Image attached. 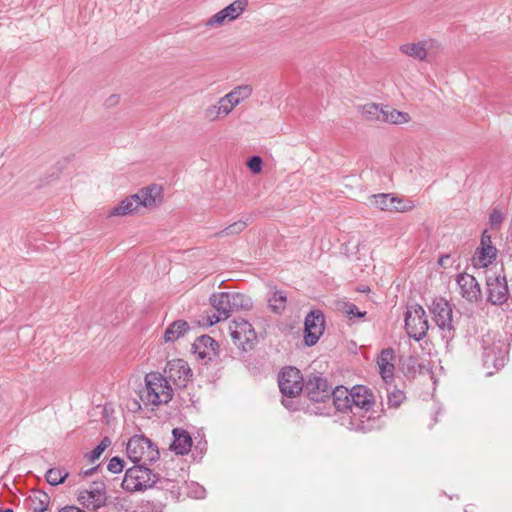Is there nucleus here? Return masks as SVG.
Masks as SVG:
<instances>
[{"mask_svg":"<svg viewBox=\"0 0 512 512\" xmlns=\"http://www.w3.org/2000/svg\"><path fill=\"white\" fill-rule=\"evenodd\" d=\"M497 250L494 246L480 247L474 258L475 265L487 267L496 258Z\"/></svg>","mask_w":512,"mask_h":512,"instance_id":"29","label":"nucleus"},{"mask_svg":"<svg viewBox=\"0 0 512 512\" xmlns=\"http://www.w3.org/2000/svg\"><path fill=\"white\" fill-rule=\"evenodd\" d=\"M174 440L170 445V449L178 455L187 454L192 446V439L189 433L185 430L175 428L173 430Z\"/></svg>","mask_w":512,"mask_h":512,"instance_id":"21","label":"nucleus"},{"mask_svg":"<svg viewBox=\"0 0 512 512\" xmlns=\"http://www.w3.org/2000/svg\"><path fill=\"white\" fill-rule=\"evenodd\" d=\"M457 284L463 298L475 301L481 296L480 285L474 276L467 273L460 274L457 277Z\"/></svg>","mask_w":512,"mask_h":512,"instance_id":"19","label":"nucleus"},{"mask_svg":"<svg viewBox=\"0 0 512 512\" xmlns=\"http://www.w3.org/2000/svg\"><path fill=\"white\" fill-rule=\"evenodd\" d=\"M192 348L194 353L206 362L214 361L220 356L218 343L208 335L198 337L194 341Z\"/></svg>","mask_w":512,"mask_h":512,"instance_id":"18","label":"nucleus"},{"mask_svg":"<svg viewBox=\"0 0 512 512\" xmlns=\"http://www.w3.org/2000/svg\"><path fill=\"white\" fill-rule=\"evenodd\" d=\"M375 403L372 391L363 385L354 386L350 390L349 411L354 417H364L371 410Z\"/></svg>","mask_w":512,"mask_h":512,"instance_id":"11","label":"nucleus"},{"mask_svg":"<svg viewBox=\"0 0 512 512\" xmlns=\"http://www.w3.org/2000/svg\"><path fill=\"white\" fill-rule=\"evenodd\" d=\"M165 376L168 384L172 382L177 387H186L192 373L186 361L183 359H174L169 361L164 369Z\"/></svg>","mask_w":512,"mask_h":512,"instance_id":"14","label":"nucleus"},{"mask_svg":"<svg viewBox=\"0 0 512 512\" xmlns=\"http://www.w3.org/2000/svg\"><path fill=\"white\" fill-rule=\"evenodd\" d=\"M405 329L409 337L416 341L422 340L429 329L424 308L419 304L411 305L405 314Z\"/></svg>","mask_w":512,"mask_h":512,"instance_id":"7","label":"nucleus"},{"mask_svg":"<svg viewBox=\"0 0 512 512\" xmlns=\"http://www.w3.org/2000/svg\"><path fill=\"white\" fill-rule=\"evenodd\" d=\"M162 187L156 184L140 189L117 204L108 214L112 216H126L139 213L142 208H154L162 203Z\"/></svg>","mask_w":512,"mask_h":512,"instance_id":"1","label":"nucleus"},{"mask_svg":"<svg viewBox=\"0 0 512 512\" xmlns=\"http://www.w3.org/2000/svg\"><path fill=\"white\" fill-rule=\"evenodd\" d=\"M226 22H228V18L226 15V12L224 8L211 16L207 21L205 22V26L207 28H216L223 26Z\"/></svg>","mask_w":512,"mask_h":512,"instance_id":"34","label":"nucleus"},{"mask_svg":"<svg viewBox=\"0 0 512 512\" xmlns=\"http://www.w3.org/2000/svg\"><path fill=\"white\" fill-rule=\"evenodd\" d=\"M67 476L68 473H64L61 470L55 468L49 469L45 475L47 482L53 486L63 483Z\"/></svg>","mask_w":512,"mask_h":512,"instance_id":"33","label":"nucleus"},{"mask_svg":"<svg viewBox=\"0 0 512 512\" xmlns=\"http://www.w3.org/2000/svg\"><path fill=\"white\" fill-rule=\"evenodd\" d=\"M287 296L282 291H274L268 299L269 308L277 314L284 311L286 307Z\"/></svg>","mask_w":512,"mask_h":512,"instance_id":"31","label":"nucleus"},{"mask_svg":"<svg viewBox=\"0 0 512 512\" xmlns=\"http://www.w3.org/2000/svg\"><path fill=\"white\" fill-rule=\"evenodd\" d=\"M400 51L416 60L424 61L428 56L439 51V44L433 39H425L415 43H407L400 46Z\"/></svg>","mask_w":512,"mask_h":512,"instance_id":"15","label":"nucleus"},{"mask_svg":"<svg viewBox=\"0 0 512 512\" xmlns=\"http://www.w3.org/2000/svg\"><path fill=\"white\" fill-rule=\"evenodd\" d=\"M246 226H247V222L246 221L239 220V221H236V222L232 223L228 227H226L224 230H222L219 233V235H235V234H239L240 232H242L246 228Z\"/></svg>","mask_w":512,"mask_h":512,"instance_id":"36","label":"nucleus"},{"mask_svg":"<svg viewBox=\"0 0 512 512\" xmlns=\"http://www.w3.org/2000/svg\"><path fill=\"white\" fill-rule=\"evenodd\" d=\"M369 205L381 211L408 212L414 208L411 200H404L391 193H380L371 195L368 198Z\"/></svg>","mask_w":512,"mask_h":512,"instance_id":"10","label":"nucleus"},{"mask_svg":"<svg viewBox=\"0 0 512 512\" xmlns=\"http://www.w3.org/2000/svg\"><path fill=\"white\" fill-rule=\"evenodd\" d=\"M263 161L259 156H252L247 161V166L254 174H258L262 170Z\"/></svg>","mask_w":512,"mask_h":512,"instance_id":"41","label":"nucleus"},{"mask_svg":"<svg viewBox=\"0 0 512 512\" xmlns=\"http://www.w3.org/2000/svg\"><path fill=\"white\" fill-rule=\"evenodd\" d=\"M173 397V389L167 378L158 372L145 376V388L140 392V399L145 405L159 406L167 404Z\"/></svg>","mask_w":512,"mask_h":512,"instance_id":"2","label":"nucleus"},{"mask_svg":"<svg viewBox=\"0 0 512 512\" xmlns=\"http://www.w3.org/2000/svg\"><path fill=\"white\" fill-rule=\"evenodd\" d=\"M78 502L85 508L97 510L106 503L105 485L102 482H93L89 489L78 492Z\"/></svg>","mask_w":512,"mask_h":512,"instance_id":"13","label":"nucleus"},{"mask_svg":"<svg viewBox=\"0 0 512 512\" xmlns=\"http://www.w3.org/2000/svg\"><path fill=\"white\" fill-rule=\"evenodd\" d=\"M405 399V395L401 390L394 389L388 392V402L393 407H398Z\"/></svg>","mask_w":512,"mask_h":512,"instance_id":"39","label":"nucleus"},{"mask_svg":"<svg viewBox=\"0 0 512 512\" xmlns=\"http://www.w3.org/2000/svg\"><path fill=\"white\" fill-rule=\"evenodd\" d=\"M59 512H86L76 506H66L59 510Z\"/></svg>","mask_w":512,"mask_h":512,"instance_id":"48","label":"nucleus"},{"mask_svg":"<svg viewBox=\"0 0 512 512\" xmlns=\"http://www.w3.org/2000/svg\"><path fill=\"white\" fill-rule=\"evenodd\" d=\"M305 344L313 346L317 343L325 328L324 315L320 311H311L305 318Z\"/></svg>","mask_w":512,"mask_h":512,"instance_id":"16","label":"nucleus"},{"mask_svg":"<svg viewBox=\"0 0 512 512\" xmlns=\"http://www.w3.org/2000/svg\"><path fill=\"white\" fill-rule=\"evenodd\" d=\"M111 444V441L109 438L105 437L90 453L89 459L94 462L95 460L99 459L102 453L106 450V448Z\"/></svg>","mask_w":512,"mask_h":512,"instance_id":"38","label":"nucleus"},{"mask_svg":"<svg viewBox=\"0 0 512 512\" xmlns=\"http://www.w3.org/2000/svg\"><path fill=\"white\" fill-rule=\"evenodd\" d=\"M109 100L111 101V103H116L118 101V96L113 95V96L110 97Z\"/></svg>","mask_w":512,"mask_h":512,"instance_id":"50","label":"nucleus"},{"mask_svg":"<svg viewBox=\"0 0 512 512\" xmlns=\"http://www.w3.org/2000/svg\"><path fill=\"white\" fill-rule=\"evenodd\" d=\"M210 302L216 311L224 318L228 319L233 312L229 292L214 293L210 297Z\"/></svg>","mask_w":512,"mask_h":512,"instance_id":"22","label":"nucleus"},{"mask_svg":"<svg viewBox=\"0 0 512 512\" xmlns=\"http://www.w3.org/2000/svg\"><path fill=\"white\" fill-rule=\"evenodd\" d=\"M127 456L135 464L148 465L159 459V450L143 435H134L127 443Z\"/></svg>","mask_w":512,"mask_h":512,"instance_id":"3","label":"nucleus"},{"mask_svg":"<svg viewBox=\"0 0 512 512\" xmlns=\"http://www.w3.org/2000/svg\"><path fill=\"white\" fill-rule=\"evenodd\" d=\"M158 480V475L151 469L138 464L126 470L122 487L129 492L142 491L153 487Z\"/></svg>","mask_w":512,"mask_h":512,"instance_id":"4","label":"nucleus"},{"mask_svg":"<svg viewBox=\"0 0 512 512\" xmlns=\"http://www.w3.org/2000/svg\"><path fill=\"white\" fill-rule=\"evenodd\" d=\"M450 258L451 256L449 254H444L439 258L438 264L443 268H447L449 266Z\"/></svg>","mask_w":512,"mask_h":512,"instance_id":"45","label":"nucleus"},{"mask_svg":"<svg viewBox=\"0 0 512 512\" xmlns=\"http://www.w3.org/2000/svg\"><path fill=\"white\" fill-rule=\"evenodd\" d=\"M50 503V496L43 491L33 492L27 499V504L32 512H44Z\"/></svg>","mask_w":512,"mask_h":512,"instance_id":"26","label":"nucleus"},{"mask_svg":"<svg viewBox=\"0 0 512 512\" xmlns=\"http://www.w3.org/2000/svg\"><path fill=\"white\" fill-rule=\"evenodd\" d=\"M342 311L345 314H347L350 318H352V317L361 318L366 314L365 312H361L358 309V307L353 303H344L342 306Z\"/></svg>","mask_w":512,"mask_h":512,"instance_id":"40","label":"nucleus"},{"mask_svg":"<svg viewBox=\"0 0 512 512\" xmlns=\"http://www.w3.org/2000/svg\"><path fill=\"white\" fill-rule=\"evenodd\" d=\"M233 343L243 352L252 350L256 344L257 334L251 323L245 319H234L229 325Z\"/></svg>","mask_w":512,"mask_h":512,"instance_id":"9","label":"nucleus"},{"mask_svg":"<svg viewBox=\"0 0 512 512\" xmlns=\"http://www.w3.org/2000/svg\"><path fill=\"white\" fill-rule=\"evenodd\" d=\"M358 111L363 119L367 121L382 122L384 105L376 103H367L359 106Z\"/></svg>","mask_w":512,"mask_h":512,"instance_id":"25","label":"nucleus"},{"mask_svg":"<svg viewBox=\"0 0 512 512\" xmlns=\"http://www.w3.org/2000/svg\"><path fill=\"white\" fill-rule=\"evenodd\" d=\"M487 246H493L492 245V240H491V236L487 234V232L485 231L483 234H482V238H481V247H487Z\"/></svg>","mask_w":512,"mask_h":512,"instance_id":"44","label":"nucleus"},{"mask_svg":"<svg viewBox=\"0 0 512 512\" xmlns=\"http://www.w3.org/2000/svg\"><path fill=\"white\" fill-rule=\"evenodd\" d=\"M229 297L231 300L232 311L248 310L252 306L251 299L245 294L229 292Z\"/></svg>","mask_w":512,"mask_h":512,"instance_id":"32","label":"nucleus"},{"mask_svg":"<svg viewBox=\"0 0 512 512\" xmlns=\"http://www.w3.org/2000/svg\"><path fill=\"white\" fill-rule=\"evenodd\" d=\"M282 403H283V405H284L285 407L290 408L289 401H287V400H285V399H284V400L282 401Z\"/></svg>","mask_w":512,"mask_h":512,"instance_id":"51","label":"nucleus"},{"mask_svg":"<svg viewBox=\"0 0 512 512\" xmlns=\"http://www.w3.org/2000/svg\"><path fill=\"white\" fill-rule=\"evenodd\" d=\"M194 488L195 490L192 492L194 493V497L199 499L203 498L205 495V489L202 486H199L198 484H196Z\"/></svg>","mask_w":512,"mask_h":512,"instance_id":"47","label":"nucleus"},{"mask_svg":"<svg viewBox=\"0 0 512 512\" xmlns=\"http://www.w3.org/2000/svg\"><path fill=\"white\" fill-rule=\"evenodd\" d=\"M394 360L395 354L392 348L382 350L377 358L378 371L385 383H389L393 380L395 370Z\"/></svg>","mask_w":512,"mask_h":512,"instance_id":"20","label":"nucleus"},{"mask_svg":"<svg viewBox=\"0 0 512 512\" xmlns=\"http://www.w3.org/2000/svg\"><path fill=\"white\" fill-rule=\"evenodd\" d=\"M410 120L408 113L401 112L388 105H384L382 122L391 124H404Z\"/></svg>","mask_w":512,"mask_h":512,"instance_id":"27","label":"nucleus"},{"mask_svg":"<svg viewBox=\"0 0 512 512\" xmlns=\"http://www.w3.org/2000/svg\"><path fill=\"white\" fill-rule=\"evenodd\" d=\"M228 115V109L224 106L221 99H219L217 103L208 106L204 110V118L209 122H215L224 119Z\"/></svg>","mask_w":512,"mask_h":512,"instance_id":"28","label":"nucleus"},{"mask_svg":"<svg viewBox=\"0 0 512 512\" xmlns=\"http://www.w3.org/2000/svg\"><path fill=\"white\" fill-rule=\"evenodd\" d=\"M0 512H13V510H12V509H10V508H7V509H5V510H1Z\"/></svg>","mask_w":512,"mask_h":512,"instance_id":"52","label":"nucleus"},{"mask_svg":"<svg viewBox=\"0 0 512 512\" xmlns=\"http://www.w3.org/2000/svg\"><path fill=\"white\" fill-rule=\"evenodd\" d=\"M434 321L442 331V338L446 341L451 340L455 334L453 324V311L449 302L444 298H435L430 306Z\"/></svg>","mask_w":512,"mask_h":512,"instance_id":"5","label":"nucleus"},{"mask_svg":"<svg viewBox=\"0 0 512 512\" xmlns=\"http://www.w3.org/2000/svg\"><path fill=\"white\" fill-rule=\"evenodd\" d=\"M231 91L242 103L244 100L248 99L252 95L253 88L251 85L245 84L236 86Z\"/></svg>","mask_w":512,"mask_h":512,"instance_id":"35","label":"nucleus"},{"mask_svg":"<svg viewBox=\"0 0 512 512\" xmlns=\"http://www.w3.org/2000/svg\"><path fill=\"white\" fill-rule=\"evenodd\" d=\"M220 99L223 102L224 106L228 109L229 114L234 110L235 107L241 104L240 100L234 95L232 91H230Z\"/></svg>","mask_w":512,"mask_h":512,"instance_id":"37","label":"nucleus"},{"mask_svg":"<svg viewBox=\"0 0 512 512\" xmlns=\"http://www.w3.org/2000/svg\"><path fill=\"white\" fill-rule=\"evenodd\" d=\"M486 286L488 301L493 305H502L508 300L509 289L502 268H492L487 272Z\"/></svg>","mask_w":512,"mask_h":512,"instance_id":"6","label":"nucleus"},{"mask_svg":"<svg viewBox=\"0 0 512 512\" xmlns=\"http://www.w3.org/2000/svg\"><path fill=\"white\" fill-rule=\"evenodd\" d=\"M278 385L283 396L294 398L303 390V377L295 367H286L282 370Z\"/></svg>","mask_w":512,"mask_h":512,"instance_id":"12","label":"nucleus"},{"mask_svg":"<svg viewBox=\"0 0 512 512\" xmlns=\"http://www.w3.org/2000/svg\"><path fill=\"white\" fill-rule=\"evenodd\" d=\"M335 408L340 412H346L350 406V390L343 386L336 387L330 392Z\"/></svg>","mask_w":512,"mask_h":512,"instance_id":"23","label":"nucleus"},{"mask_svg":"<svg viewBox=\"0 0 512 512\" xmlns=\"http://www.w3.org/2000/svg\"><path fill=\"white\" fill-rule=\"evenodd\" d=\"M124 468V461L119 457H113L110 459L107 469L116 474L120 473Z\"/></svg>","mask_w":512,"mask_h":512,"instance_id":"42","label":"nucleus"},{"mask_svg":"<svg viewBox=\"0 0 512 512\" xmlns=\"http://www.w3.org/2000/svg\"><path fill=\"white\" fill-rule=\"evenodd\" d=\"M503 222V215L501 211L493 209L489 216V223L491 226H500Z\"/></svg>","mask_w":512,"mask_h":512,"instance_id":"43","label":"nucleus"},{"mask_svg":"<svg viewBox=\"0 0 512 512\" xmlns=\"http://www.w3.org/2000/svg\"><path fill=\"white\" fill-rule=\"evenodd\" d=\"M226 319L227 318L222 317V315H220V313H218L217 315L213 314L211 316H208V321H209L210 325H214V324L218 323L219 321L226 320Z\"/></svg>","mask_w":512,"mask_h":512,"instance_id":"46","label":"nucleus"},{"mask_svg":"<svg viewBox=\"0 0 512 512\" xmlns=\"http://www.w3.org/2000/svg\"><path fill=\"white\" fill-rule=\"evenodd\" d=\"M483 363L486 368L500 369L505 365L508 346L501 340H495L489 334L483 338Z\"/></svg>","mask_w":512,"mask_h":512,"instance_id":"8","label":"nucleus"},{"mask_svg":"<svg viewBox=\"0 0 512 512\" xmlns=\"http://www.w3.org/2000/svg\"><path fill=\"white\" fill-rule=\"evenodd\" d=\"M97 468L96 467H93V468H90V469H87L83 472L84 476H89L91 475Z\"/></svg>","mask_w":512,"mask_h":512,"instance_id":"49","label":"nucleus"},{"mask_svg":"<svg viewBox=\"0 0 512 512\" xmlns=\"http://www.w3.org/2000/svg\"><path fill=\"white\" fill-rule=\"evenodd\" d=\"M305 389L308 397L314 402H325L330 398L331 386L321 375H312L306 382Z\"/></svg>","mask_w":512,"mask_h":512,"instance_id":"17","label":"nucleus"},{"mask_svg":"<svg viewBox=\"0 0 512 512\" xmlns=\"http://www.w3.org/2000/svg\"><path fill=\"white\" fill-rule=\"evenodd\" d=\"M190 329L189 324L184 320H176L171 323L164 332L165 342H174L184 336Z\"/></svg>","mask_w":512,"mask_h":512,"instance_id":"24","label":"nucleus"},{"mask_svg":"<svg viewBox=\"0 0 512 512\" xmlns=\"http://www.w3.org/2000/svg\"><path fill=\"white\" fill-rule=\"evenodd\" d=\"M248 7V0H235L227 5L224 10L226 12L228 22L238 19Z\"/></svg>","mask_w":512,"mask_h":512,"instance_id":"30","label":"nucleus"}]
</instances>
